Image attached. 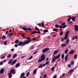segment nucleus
Listing matches in <instances>:
<instances>
[{"instance_id": "nucleus-41", "label": "nucleus", "mask_w": 78, "mask_h": 78, "mask_svg": "<svg viewBox=\"0 0 78 78\" xmlns=\"http://www.w3.org/2000/svg\"><path fill=\"white\" fill-rule=\"evenodd\" d=\"M13 36V34L12 33H10L8 35V36Z\"/></svg>"}, {"instance_id": "nucleus-39", "label": "nucleus", "mask_w": 78, "mask_h": 78, "mask_svg": "<svg viewBox=\"0 0 78 78\" xmlns=\"http://www.w3.org/2000/svg\"><path fill=\"white\" fill-rule=\"evenodd\" d=\"M68 52V49H66L65 51V54H67V52Z\"/></svg>"}, {"instance_id": "nucleus-36", "label": "nucleus", "mask_w": 78, "mask_h": 78, "mask_svg": "<svg viewBox=\"0 0 78 78\" xmlns=\"http://www.w3.org/2000/svg\"><path fill=\"white\" fill-rule=\"evenodd\" d=\"M36 31H34L33 32L31 33V34H36Z\"/></svg>"}, {"instance_id": "nucleus-59", "label": "nucleus", "mask_w": 78, "mask_h": 78, "mask_svg": "<svg viewBox=\"0 0 78 78\" xmlns=\"http://www.w3.org/2000/svg\"><path fill=\"white\" fill-rule=\"evenodd\" d=\"M64 40V39L63 38H62L61 39V42H63Z\"/></svg>"}, {"instance_id": "nucleus-20", "label": "nucleus", "mask_w": 78, "mask_h": 78, "mask_svg": "<svg viewBox=\"0 0 78 78\" xmlns=\"http://www.w3.org/2000/svg\"><path fill=\"white\" fill-rule=\"evenodd\" d=\"M69 41L70 40H69V39L67 38L66 39V44H69Z\"/></svg>"}, {"instance_id": "nucleus-43", "label": "nucleus", "mask_w": 78, "mask_h": 78, "mask_svg": "<svg viewBox=\"0 0 78 78\" xmlns=\"http://www.w3.org/2000/svg\"><path fill=\"white\" fill-rule=\"evenodd\" d=\"M35 30H38V31H40V30H39V29L37 27V26L35 27Z\"/></svg>"}, {"instance_id": "nucleus-53", "label": "nucleus", "mask_w": 78, "mask_h": 78, "mask_svg": "<svg viewBox=\"0 0 78 78\" xmlns=\"http://www.w3.org/2000/svg\"><path fill=\"white\" fill-rule=\"evenodd\" d=\"M32 58H33V56H31L28 59L29 60L31 59H32Z\"/></svg>"}, {"instance_id": "nucleus-50", "label": "nucleus", "mask_w": 78, "mask_h": 78, "mask_svg": "<svg viewBox=\"0 0 78 78\" xmlns=\"http://www.w3.org/2000/svg\"><path fill=\"white\" fill-rule=\"evenodd\" d=\"M55 70V68H54V67H52L51 68V70L52 71H54V70Z\"/></svg>"}, {"instance_id": "nucleus-34", "label": "nucleus", "mask_w": 78, "mask_h": 78, "mask_svg": "<svg viewBox=\"0 0 78 78\" xmlns=\"http://www.w3.org/2000/svg\"><path fill=\"white\" fill-rule=\"evenodd\" d=\"M11 56V54H9L7 56V58H10Z\"/></svg>"}, {"instance_id": "nucleus-42", "label": "nucleus", "mask_w": 78, "mask_h": 78, "mask_svg": "<svg viewBox=\"0 0 78 78\" xmlns=\"http://www.w3.org/2000/svg\"><path fill=\"white\" fill-rule=\"evenodd\" d=\"M61 58L62 59H64V54H62L61 56Z\"/></svg>"}, {"instance_id": "nucleus-63", "label": "nucleus", "mask_w": 78, "mask_h": 78, "mask_svg": "<svg viewBox=\"0 0 78 78\" xmlns=\"http://www.w3.org/2000/svg\"><path fill=\"white\" fill-rule=\"evenodd\" d=\"M62 75V77H64V76L65 75V73H63Z\"/></svg>"}, {"instance_id": "nucleus-44", "label": "nucleus", "mask_w": 78, "mask_h": 78, "mask_svg": "<svg viewBox=\"0 0 78 78\" xmlns=\"http://www.w3.org/2000/svg\"><path fill=\"white\" fill-rule=\"evenodd\" d=\"M49 63H50V62L47 61L45 62V64L46 65H48V64H49Z\"/></svg>"}, {"instance_id": "nucleus-48", "label": "nucleus", "mask_w": 78, "mask_h": 78, "mask_svg": "<svg viewBox=\"0 0 78 78\" xmlns=\"http://www.w3.org/2000/svg\"><path fill=\"white\" fill-rule=\"evenodd\" d=\"M69 31H66V33L65 34H69Z\"/></svg>"}, {"instance_id": "nucleus-7", "label": "nucleus", "mask_w": 78, "mask_h": 78, "mask_svg": "<svg viewBox=\"0 0 78 78\" xmlns=\"http://www.w3.org/2000/svg\"><path fill=\"white\" fill-rule=\"evenodd\" d=\"M8 77L9 78H12V74L11 73L9 72L8 74Z\"/></svg>"}, {"instance_id": "nucleus-2", "label": "nucleus", "mask_w": 78, "mask_h": 78, "mask_svg": "<svg viewBox=\"0 0 78 78\" xmlns=\"http://www.w3.org/2000/svg\"><path fill=\"white\" fill-rule=\"evenodd\" d=\"M27 44V43L24 41L23 42H22V41H20L18 43L20 47V46H23V45H25Z\"/></svg>"}, {"instance_id": "nucleus-21", "label": "nucleus", "mask_w": 78, "mask_h": 78, "mask_svg": "<svg viewBox=\"0 0 78 78\" xmlns=\"http://www.w3.org/2000/svg\"><path fill=\"white\" fill-rule=\"evenodd\" d=\"M58 52V51L57 50H56L54 51L53 54L54 55H56V54Z\"/></svg>"}, {"instance_id": "nucleus-24", "label": "nucleus", "mask_w": 78, "mask_h": 78, "mask_svg": "<svg viewBox=\"0 0 78 78\" xmlns=\"http://www.w3.org/2000/svg\"><path fill=\"white\" fill-rule=\"evenodd\" d=\"M71 19L73 21H75V17L73 16L71 17Z\"/></svg>"}, {"instance_id": "nucleus-55", "label": "nucleus", "mask_w": 78, "mask_h": 78, "mask_svg": "<svg viewBox=\"0 0 78 78\" xmlns=\"http://www.w3.org/2000/svg\"><path fill=\"white\" fill-rule=\"evenodd\" d=\"M46 76H47V75L44 74V75L43 78H46Z\"/></svg>"}, {"instance_id": "nucleus-51", "label": "nucleus", "mask_w": 78, "mask_h": 78, "mask_svg": "<svg viewBox=\"0 0 78 78\" xmlns=\"http://www.w3.org/2000/svg\"><path fill=\"white\" fill-rule=\"evenodd\" d=\"M59 25L58 24H56L55 25V27H56V28H58L59 27Z\"/></svg>"}, {"instance_id": "nucleus-54", "label": "nucleus", "mask_w": 78, "mask_h": 78, "mask_svg": "<svg viewBox=\"0 0 78 78\" xmlns=\"http://www.w3.org/2000/svg\"><path fill=\"white\" fill-rule=\"evenodd\" d=\"M62 34H63V32L62 31L59 34V35L60 36H61L62 35Z\"/></svg>"}, {"instance_id": "nucleus-40", "label": "nucleus", "mask_w": 78, "mask_h": 78, "mask_svg": "<svg viewBox=\"0 0 78 78\" xmlns=\"http://www.w3.org/2000/svg\"><path fill=\"white\" fill-rule=\"evenodd\" d=\"M29 75H30V73H29V72H28L27 73L26 76L27 77H28V76Z\"/></svg>"}, {"instance_id": "nucleus-14", "label": "nucleus", "mask_w": 78, "mask_h": 78, "mask_svg": "<svg viewBox=\"0 0 78 78\" xmlns=\"http://www.w3.org/2000/svg\"><path fill=\"white\" fill-rule=\"evenodd\" d=\"M16 62H17V60H15L12 62L11 63V65H14V64H16Z\"/></svg>"}, {"instance_id": "nucleus-26", "label": "nucleus", "mask_w": 78, "mask_h": 78, "mask_svg": "<svg viewBox=\"0 0 78 78\" xmlns=\"http://www.w3.org/2000/svg\"><path fill=\"white\" fill-rule=\"evenodd\" d=\"M12 59H11V60H10L9 62H8V64H10L12 62Z\"/></svg>"}, {"instance_id": "nucleus-56", "label": "nucleus", "mask_w": 78, "mask_h": 78, "mask_svg": "<svg viewBox=\"0 0 78 78\" xmlns=\"http://www.w3.org/2000/svg\"><path fill=\"white\" fill-rule=\"evenodd\" d=\"M36 33H37V34H40V33H41V32L39 31H38L37 32H36Z\"/></svg>"}, {"instance_id": "nucleus-1", "label": "nucleus", "mask_w": 78, "mask_h": 78, "mask_svg": "<svg viewBox=\"0 0 78 78\" xmlns=\"http://www.w3.org/2000/svg\"><path fill=\"white\" fill-rule=\"evenodd\" d=\"M41 59H39L38 60V62H42V61H44L45 59V55L43 54L41 55Z\"/></svg>"}, {"instance_id": "nucleus-15", "label": "nucleus", "mask_w": 78, "mask_h": 78, "mask_svg": "<svg viewBox=\"0 0 78 78\" xmlns=\"http://www.w3.org/2000/svg\"><path fill=\"white\" fill-rule=\"evenodd\" d=\"M74 72V69H71L69 72V73H72Z\"/></svg>"}, {"instance_id": "nucleus-46", "label": "nucleus", "mask_w": 78, "mask_h": 78, "mask_svg": "<svg viewBox=\"0 0 78 78\" xmlns=\"http://www.w3.org/2000/svg\"><path fill=\"white\" fill-rule=\"evenodd\" d=\"M5 38H6V37L3 35V36L2 37V39H5Z\"/></svg>"}, {"instance_id": "nucleus-28", "label": "nucleus", "mask_w": 78, "mask_h": 78, "mask_svg": "<svg viewBox=\"0 0 78 78\" xmlns=\"http://www.w3.org/2000/svg\"><path fill=\"white\" fill-rule=\"evenodd\" d=\"M53 30L54 31H58V29L54 28L53 29Z\"/></svg>"}, {"instance_id": "nucleus-61", "label": "nucleus", "mask_w": 78, "mask_h": 78, "mask_svg": "<svg viewBox=\"0 0 78 78\" xmlns=\"http://www.w3.org/2000/svg\"><path fill=\"white\" fill-rule=\"evenodd\" d=\"M68 67L70 68L71 67V65H70V64H68Z\"/></svg>"}, {"instance_id": "nucleus-10", "label": "nucleus", "mask_w": 78, "mask_h": 78, "mask_svg": "<svg viewBox=\"0 0 78 78\" xmlns=\"http://www.w3.org/2000/svg\"><path fill=\"white\" fill-rule=\"evenodd\" d=\"M37 72V69H35L33 72V76H34V75H36V73Z\"/></svg>"}, {"instance_id": "nucleus-18", "label": "nucleus", "mask_w": 78, "mask_h": 78, "mask_svg": "<svg viewBox=\"0 0 78 78\" xmlns=\"http://www.w3.org/2000/svg\"><path fill=\"white\" fill-rule=\"evenodd\" d=\"M22 29L25 31H27V28L26 27H24L22 28Z\"/></svg>"}, {"instance_id": "nucleus-9", "label": "nucleus", "mask_w": 78, "mask_h": 78, "mask_svg": "<svg viewBox=\"0 0 78 78\" xmlns=\"http://www.w3.org/2000/svg\"><path fill=\"white\" fill-rule=\"evenodd\" d=\"M68 37H69L68 34H65V36L64 37V39L66 40V39H67V38H68Z\"/></svg>"}, {"instance_id": "nucleus-64", "label": "nucleus", "mask_w": 78, "mask_h": 78, "mask_svg": "<svg viewBox=\"0 0 78 78\" xmlns=\"http://www.w3.org/2000/svg\"><path fill=\"white\" fill-rule=\"evenodd\" d=\"M33 41H36V38H33Z\"/></svg>"}, {"instance_id": "nucleus-3", "label": "nucleus", "mask_w": 78, "mask_h": 78, "mask_svg": "<svg viewBox=\"0 0 78 78\" xmlns=\"http://www.w3.org/2000/svg\"><path fill=\"white\" fill-rule=\"evenodd\" d=\"M27 39L29 40L28 41H27V40H25L24 41L26 42V43L27 44H29V43L31 42V41L32 40H31V38H30V37H26Z\"/></svg>"}, {"instance_id": "nucleus-57", "label": "nucleus", "mask_w": 78, "mask_h": 78, "mask_svg": "<svg viewBox=\"0 0 78 78\" xmlns=\"http://www.w3.org/2000/svg\"><path fill=\"white\" fill-rule=\"evenodd\" d=\"M46 65V64H45V63H44L43 64V66H42L43 67H45V66Z\"/></svg>"}, {"instance_id": "nucleus-32", "label": "nucleus", "mask_w": 78, "mask_h": 78, "mask_svg": "<svg viewBox=\"0 0 78 78\" xmlns=\"http://www.w3.org/2000/svg\"><path fill=\"white\" fill-rule=\"evenodd\" d=\"M66 22H64L61 23V25L62 26H64L65 24H66Z\"/></svg>"}, {"instance_id": "nucleus-45", "label": "nucleus", "mask_w": 78, "mask_h": 78, "mask_svg": "<svg viewBox=\"0 0 78 78\" xmlns=\"http://www.w3.org/2000/svg\"><path fill=\"white\" fill-rule=\"evenodd\" d=\"M3 64V62L2 61L0 62V66H2Z\"/></svg>"}, {"instance_id": "nucleus-29", "label": "nucleus", "mask_w": 78, "mask_h": 78, "mask_svg": "<svg viewBox=\"0 0 78 78\" xmlns=\"http://www.w3.org/2000/svg\"><path fill=\"white\" fill-rule=\"evenodd\" d=\"M71 18L72 17L70 16L67 20V22H69V21L70 20V19H71Z\"/></svg>"}, {"instance_id": "nucleus-12", "label": "nucleus", "mask_w": 78, "mask_h": 78, "mask_svg": "<svg viewBox=\"0 0 78 78\" xmlns=\"http://www.w3.org/2000/svg\"><path fill=\"white\" fill-rule=\"evenodd\" d=\"M60 56H61V53L58 54L57 56L55 57L56 59H59L60 58Z\"/></svg>"}, {"instance_id": "nucleus-25", "label": "nucleus", "mask_w": 78, "mask_h": 78, "mask_svg": "<svg viewBox=\"0 0 78 78\" xmlns=\"http://www.w3.org/2000/svg\"><path fill=\"white\" fill-rule=\"evenodd\" d=\"M70 63L71 66H73L74 64V62L73 61H71L70 62Z\"/></svg>"}, {"instance_id": "nucleus-5", "label": "nucleus", "mask_w": 78, "mask_h": 78, "mask_svg": "<svg viewBox=\"0 0 78 78\" xmlns=\"http://www.w3.org/2000/svg\"><path fill=\"white\" fill-rule=\"evenodd\" d=\"M16 71H15V70L14 69H12L11 70V71L9 72L10 73H11L12 74H13V75H14V74H16Z\"/></svg>"}, {"instance_id": "nucleus-6", "label": "nucleus", "mask_w": 78, "mask_h": 78, "mask_svg": "<svg viewBox=\"0 0 78 78\" xmlns=\"http://www.w3.org/2000/svg\"><path fill=\"white\" fill-rule=\"evenodd\" d=\"M5 71V69L2 68L0 70V74H2Z\"/></svg>"}, {"instance_id": "nucleus-58", "label": "nucleus", "mask_w": 78, "mask_h": 78, "mask_svg": "<svg viewBox=\"0 0 78 78\" xmlns=\"http://www.w3.org/2000/svg\"><path fill=\"white\" fill-rule=\"evenodd\" d=\"M27 30H28V31H31V28H27Z\"/></svg>"}, {"instance_id": "nucleus-38", "label": "nucleus", "mask_w": 78, "mask_h": 78, "mask_svg": "<svg viewBox=\"0 0 78 78\" xmlns=\"http://www.w3.org/2000/svg\"><path fill=\"white\" fill-rule=\"evenodd\" d=\"M15 47H17L19 46V43L18 44H16L14 45Z\"/></svg>"}, {"instance_id": "nucleus-60", "label": "nucleus", "mask_w": 78, "mask_h": 78, "mask_svg": "<svg viewBox=\"0 0 78 78\" xmlns=\"http://www.w3.org/2000/svg\"><path fill=\"white\" fill-rule=\"evenodd\" d=\"M75 39V37L73 36L72 38V41H73Z\"/></svg>"}, {"instance_id": "nucleus-52", "label": "nucleus", "mask_w": 78, "mask_h": 78, "mask_svg": "<svg viewBox=\"0 0 78 78\" xmlns=\"http://www.w3.org/2000/svg\"><path fill=\"white\" fill-rule=\"evenodd\" d=\"M74 59H76V58H77V55H74Z\"/></svg>"}, {"instance_id": "nucleus-22", "label": "nucleus", "mask_w": 78, "mask_h": 78, "mask_svg": "<svg viewBox=\"0 0 78 78\" xmlns=\"http://www.w3.org/2000/svg\"><path fill=\"white\" fill-rule=\"evenodd\" d=\"M17 56V54H15L13 55L12 58H16V57Z\"/></svg>"}, {"instance_id": "nucleus-37", "label": "nucleus", "mask_w": 78, "mask_h": 78, "mask_svg": "<svg viewBox=\"0 0 78 78\" xmlns=\"http://www.w3.org/2000/svg\"><path fill=\"white\" fill-rule=\"evenodd\" d=\"M41 26L42 27H44V22H42L41 23Z\"/></svg>"}, {"instance_id": "nucleus-11", "label": "nucleus", "mask_w": 78, "mask_h": 78, "mask_svg": "<svg viewBox=\"0 0 78 78\" xmlns=\"http://www.w3.org/2000/svg\"><path fill=\"white\" fill-rule=\"evenodd\" d=\"M66 25H65L63 26H62L61 25L59 26V27L60 28H65L66 27Z\"/></svg>"}, {"instance_id": "nucleus-31", "label": "nucleus", "mask_w": 78, "mask_h": 78, "mask_svg": "<svg viewBox=\"0 0 78 78\" xmlns=\"http://www.w3.org/2000/svg\"><path fill=\"white\" fill-rule=\"evenodd\" d=\"M66 44H63L61 45V47H65V46H66Z\"/></svg>"}, {"instance_id": "nucleus-23", "label": "nucleus", "mask_w": 78, "mask_h": 78, "mask_svg": "<svg viewBox=\"0 0 78 78\" xmlns=\"http://www.w3.org/2000/svg\"><path fill=\"white\" fill-rule=\"evenodd\" d=\"M67 57H68V55H66L65 57V61L67 60Z\"/></svg>"}, {"instance_id": "nucleus-16", "label": "nucleus", "mask_w": 78, "mask_h": 78, "mask_svg": "<svg viewBox=\"0 0 78 78\" xmlns=\"http://www.w3.org/2000/svg\"><path fill=\"white\" fill-rule=\"evenodd\" d=\"M73 53H74V50H72L69 52V54L71 55H73Z\"/></svg>"}, {"instance_id": "nucleus-27", "label": "nucleus", "mask_w": 78, "mask_h": 78, "mask_svg": "<svg viewBox=\"0 0 78 78\" xmlns=\"http://www.w3.org/2000/svg\"><path fill=\"white\" fill-rule=\"evenodd\" d=\"M48 31V30L47 29H44L43 30L44 33H47Z\"/></svg>"}, {"instance_id": "nucleus-4", "label": "nucleus", "mask_w": 78, "mask_h": 78, "mask_svg": "<svg viewBox=\"0 0 78 78\" xmlns=\"http://www.w3.org/2000/svg\"><path fill=\"white\" fill-rule=\"evenodd\" d=\"M49 50V48H44L42 50V52L43 53H46V51H48Z\"/></svg>"}, {"instance_id": "nucleus-30", "label": "nucleus", "mask_w": 78, "mask_h": 78, "mask_svg": "<svg viewBox=\"0 0 78 78\" xmlns=\"http://www.w3.org/2000/svg\"><path fill=\"white\" fill-rule=\"evenodd\" d=\"M42 64H41L40 65H39L38 66V67L39 68H40V69H41L42 68Z\"/></svg>"}, {"instance_id": "nucleus-62", "label": "nucleus", "mask_w": 78, "mask_h": 78, "mask_svg": "<svg viewBox=\"0 0 78 78\" xmlns=\"http://www.w3.org/2000/svg\"><path fill=\"white\" fill-rule=\"evenodd\" d=\"M52 78H56V76L54 75Z\"/></svg>"}, {"instance_id": "nucleus-8", "label": "nucleus", "mask_w": 78, "mask_h": 78, "mask_svg": "<svg viewBox=\"0 0 78 78\" xmlns=\"http://www.w3.org/2000/svg\"><path fill=\"white\" fill-rule=\"evenodd\" d=\"M74 27L75 28V31H78V26L77 25H75L74 26Z\"/></svg>"}, {"instance_id": "nucleus-47", "label": "nucleus", "mask_w": 78, "mask_h": 78, "mask_svg": "<svg viewBox=\"0 0 78 78\" xmlns=\"http://www.w3.org/2000/svg\"><path fill=\"white\" fill-rule=\"evenodd\" d=\"M68 23H70V24H73V22L70 21L68 22Z\"/></svg>"}, {"instance_id": "nucleus-19", "label": "nucleus", "mask_w": 78, "mask_h": 78, "mask_svg": "<svg viewBox=\"0 0 78 78\" xmlns=\"http://www.w3.org/2000/svg\"><path fill=\"white\" fill-rule=\"evenodd\" d=\"M24 76H25V73H22L20 75L21 77L23 78Z\"/></svg>"}, {"instance_id": "nucleus-33", "label": "nucleus", "mask_w": 78, "mask_h": 78, "mask_svg": "<svg viewBox=\"0 0 78 78\" xmlns=\"http://www.w3.org/2000/svg\"><path fill=\"white\" fill-rule=\"evenodd\" d=\"M19 41L18 40H16L15 41V44H17V43H19Z\"/></svg>"}, {"instance_id": "nucleus-17", "label": "nucleus", "mask_w": 78, "mask_h": 78, "mask_svg": "<svg viewBox=\"0 0 78 78\" xmlns=\"http://www.w3.org/2000/svg\"><path fill=\"white\" fill-rule=\"evenodd\" d=\"M20 65V63H18L16 64V68H17V67H19Z\"/></svg>"}, {"instance_id": "nucleus-49", "label": "nucleus", "mask_w": 78, "mask_h": 78, "mask_svg": "<svg viewBox=\"0 0 78 78\" xmlns=\"http://www.w3.org/2000/svg\"><path fill=\"white\" fill-rule=\"evenodd\" d=\"M21 36H22V37H25L24 36H25V34H22L21 35Z\"/></svg>"}, {"instance_id": "nucleus-35", "label": "nucleus", "mask_w": 78, "mask_h": 78, "mask_svg": "<svg viewBox=\"0 0 78 78\" xmlns=\"http://www.w3.org/2000/svg\"><path fill=\"white\" fill-rule=\"evenodd\" d=\"M7 42H8V41L6 40L4 42V44L5 45H6L7 44Z\"/></svg>"}, {"instance_id": "nucleus-13", "label": "nucleus", "mask_w": 78, "mask_h": 78, "mask_svg": "<svg viewBox=\"0 0 78 78\" xmlns=\"http://www.w3.org/2000/svg\"><path fill=\"white\" fill-rule=\"evenodd\" d=\"M56 58H55V57H54L52 58L51 62H55V61H56Z\"/></svg>"}]
</instances>
